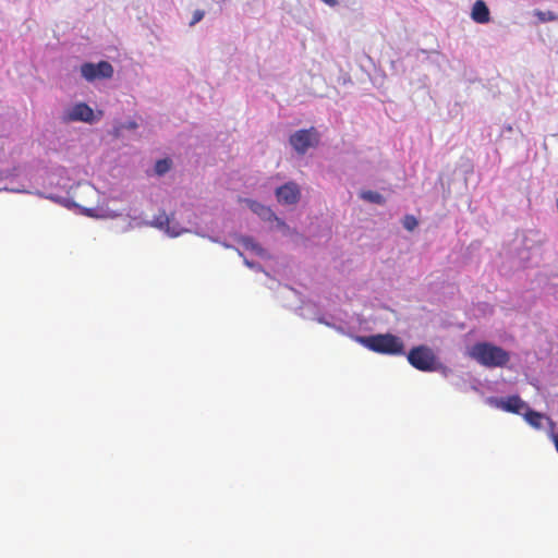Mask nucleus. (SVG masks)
Listing matches in <instances>:
<instances>
[{
    "label": "nucleus",
    "mask_w": 558,
    "mask_h": 558,
    "mask_svg": "<svg viewBox=\"0 0 558 558\" xmlns=\"http://www.w3.org/2000/svg\"><path fill=\"white\" fill-rule=\"evenodd\" d=\"M247 205L252 213L263 221L272 222V219H277V214L269 206L253 199H247Z\"/></svg>",
    "instance_id": "nucleus-12"
},
{
    "label": "nucleus",
    "mask_w": 558,
    "mask_h": 558,
    "mask_svg": "<svg viewBox=\"0 0 558 558\" xmlns=\"http://www.w3.org/2000/svg\"><path fill=\"white\" fill-rule=\"evenodd\" d=\"M279 295L283 300L293 299L296 303H300V305L294 308L299 316L305 319L318 322L319 315H322L319 307L314 303L305 304L302 299V294L298 290L286 286L280 290Z\"/></svg>",
    "instance_id": "nucleus-6"
},
{
    "label": "nucleus",
    "mask_w": 558,
    "mask_h": 558,
    "mask_svg": "<svg viewBox=\"0 0 558 558\" xmlns=\"http://www.w3.org/2000/svg\"><path fill=\"white\" fill-rule=\"evenodd\" d=\"M173 167V161L170 157L159 158L154 163V173L158 178L165 177Z\"/></svg>",
    "instance_id": "nucleus-15"
},
{
    "label": "nucleus",
    "mask_w": 558,
    "mask_h": 558,
    "mask_svg": "<svg viewBox=\"0 0 558 558\" xmlns=\"http://www.w3.org/2000/svg\"><path fill=\"white\" fill-rule=\"evenodd\" d=\"M520 415H522L524 421L535 429H544L545 423L549 426L550 430L555 428V423L550 420V417L534 410L529 404L527 408H524Z\"/></svg>",
    "instance_id": "nucleus-10"
},
{
    "label": "nucleus",
    "mask_w": 558,
    "mask_h": 558,
    "mask_svg": "<svg viewBox=\"0 0 558 558\" xmlns=\"http://www.w3.org/2000/svg\"><path fill=\"white\" fill-rule=\"evenodd\" d=\"M205 16V11L204 10H195L192 14V19L189 23V25L192 27V26H195L197 23H199Z\"/></svg>",
    "instance_id": "nucleus-25"
},
{
    "label": "nucleus",
    "mask_w": 558,
    "mask_h": 558,
    "mask_svg": "<svg viewBox=\"0 0 558 558\" xmlns=\"http://www.w3.org/2000/svg\"><path fill=\"white\" fill-rule=\"evenodd\" d=\"M330 328L336 330L340 335L350 337L353 340H354V337L356 336L353 333L352 328L347 323H344L343 320H341L339 318L337 319L336 323H333V325H330Z\"/></svg>",
    "instance_id": "nucleus-16"
},
{
    "label": "nucleus",
    "mask_w": 558,
    "mask_h": 558,
    "mask_svg": "<svg viewBox=\"0 0 558 558\" xmlns=\"http://www.w3.org/2000/svg\"><path fill=\"white\" fill-rule=\"evenodd\" d=\"M45 197H46L47 199L52 201V202H53V203H56V204H59V205H61V203L63 202V196H61V195H57V194H52V193H51V194L46 195Z\"/></svg>",
    "instance_id": "nucleus-27"
},
{
    "label": "nucleus",
    "mask_w": 558,
    "mask_h": 558,
    "mask_svg": "<svg viewBox=\"0 0 558 558\" xmlns=\"http://www.w3.org/2000/svg\"><path fill=\"white\" fill-rule=\"evenodd\" d=\"M359 197L369 204L384 206L386 204V197L377 191L363 190L360 192Z\"/></svg>",
    "instance_id": "nucleus-14"
},
{
    "label": "nucleus",
    "mask_w": 558,
    "mask_h": 558,
    "mask_svg": "<svg viewBox=\"0 0 558 558\" xmlns=\"http://www.w3.org/2000/svg\"><path fill=\"white\" fill-rule=\"evenodd\" d=\"M450 383H451L452 386L459 387V381L451 380Z\"/></svg>",
    "instance_id": "nucleus-32"
},
{
    "label": "nucleus",
    "mask_w": 558,
    "mask_h": 558,
    "mask_svg": "<svg viewBox=\"0 0 558 558\" xmlns=\"http://www.w3.org/2000/svg\"><path fill=\"white\" fill-rule=\"evenodd\" d=\"M551 286L558 287V274L550 277Z\"/></svg>",
    "instance_id": "nucleus-29"
},
{
    "label": "nucleus",
    "mask_w": 558,
    "mask_h": 558,
    "mask_svg": "<svg viewBox=\"0 0 558 558\" xmlns=\"http://www.w3.org/2000/svg\"><path fill=\"white\" fill-rule=\"evenodd\" d=\"M275 196L279 204L291 206L299 203L301 190L294 181H288L275 189Z\"/></svg>",
    "instance_id": "nucleus-9"
},
{
    "label": "nucleus",
    "mask_w": 558,
    "mask_h": 558,
    "mask_svg": "<svg viewBox=\"0 0 558 558\" xmlns=\"http://www.w3.org/2000/svg\"><path fill=\"white\" fill-rule=\"evenodd\" d=\"M102 112H95L85 101H77L64 111L63 119L66 122H83L86 124H96L100 121Z\"/></svg>",
    "instance_id": "nucleus-5"
},
{
    "label": "nucleus",
    "mask_w": 558,
    "mask_h": 558,
    "mask_svg": "<svg viewBox=\"0 0 558 558\" xmlns=\"http://www.w3.org/2000/svg\"><path fill=\"white\" fill-rule=\"evenodd\" d=\"M535 16L542 23L553 22L558 20V14L550 10H535Z\"/></svg>",
    "instance_id": "nucleus-17"
},
{
    "label": "nucleus",
    "mask_w": 558,
    "mask_h": 558,
    "mask_svg": "<svg viewBox=\"0 0 558 558\" xmlns=\"http://www.w3.org/2000/svg\"><path fill=\"white\" fill-rule=\"evenodd\" d=\"M354 341L375 353L400 356L405 354L403 340L391 332L355 336Z\"/></svg>",
    "instance_id": "nucleus-2"
},
{
    "label": "nucleus",
    "mask_w": 558,
    "mask_h": 558,
    "mask_svg": "<svg viewBox=\"0 0 558 558\" xmlns=\"http://www.w3.org/2000/svg\"><path fill=\"white\" fill-rule=\"evenodd\" d=\"M221 243H222V245H223L225 247H227V248H232V247H233L232 245H230V244H228V243H226V242H221Z\"/></svg>",
    "instance_id": "nucleus-31"
},
{
    "label": "nucleus",
    "mask_w": 558,
    "mask_h": 558,
    "mask_svg": "<svg viewBox=\"0 0 558 558\" xmlns=\"http://www.w3.org/2000/svg\"><path fill=\"white\" fill-rule=\"evenodd\" d=\"M2 191V189H0V192Z\"/></svg>",
    "instance_id": "nucleus-33"
},
{
    "label": "nucleus",
    "mask_w": 558,
    "mask_h": 558,
    "mask_svg": "<svg viewBox=\"0 0 558 558\" xmlns=\"http://www.w3.org/2000/svg\"><path fill=\"white\" fill-rule=\"evenodd\" d=\"M236 252H238V254H239L241 257H243V262H244V264H245L248 268H251V269H253V270H255V271H262V270H263V267H262V265H260L259 263H257V262H254V260H252V259L246 258L240 250H236Z\"/></svg>",
    "instance_id": "nucleus-23"
},
{
    "label": "nucleus",
    "mask_w": 558,
    "mask_h": 558,
    "mask_svg": "<svg viewBox=\"0 0 558 558\" xmlns=\"http://www.w3.org/2000/svg\"><path fill=\"white\" fill-rule=\"evenodd\" d=\"M470 16L477 24H487L490 22V10L484 0H476L472 8Z\"/></svg>",
    "instance_id": "nucleus-11"
},
{
    "label": "nucleus",
    "mask_w": 558,
    "mask_h": 558,
    "mask_svg": "<svg viewBox=\"0 0 558 558\" xmlns=\"http://www.w3.org/2000/svg\"><path fill=\"white\" fill-rule=\"evenodd\" d=\"M470 359L486 368H502L510 362V352L490 341H477L468 348Z\"/></svg>",
    "instance_id": "nucleus-1"
},
{
    "label": "nucleus",
    "mask_w": 558,
    "mask_h": 558,
    "mask_svg": "<svg viewBox=\"0 0 558 558\" xmlns=\"http://www.w3.org/2000/svg\"><path fill=\"white\" fill-rule=\"evenodd\" d=\"M170 238H177L181 235L185 229L182 228L180 225H171L170 222L167 225L166 229L163 230Z\"/></svg>",
    "instance_id": "nucleus-20"
},
{
    "label": "nucleus",
    "mask_w": 558,
    "mask_h": 558,
    "mask_svg": "<svg viewBox=\"0 0 558 558\" xmlns=\"http://www.w3.org/2000/svg\"><path fill=\"white\" fill-rule=\"evenodd\" d=\"M169 221H170L169 217L166 214H162V215L155 217L154 220L151 221L150 226H153L157 229H160V230H165L167 225L169 223Z\"/></svg>",
    "instance_id": "nucleus-21"
},
{
    "label": "nucleus",
    "mask_w": 558,
    "mask_h": 558,
    "mask_svg": "<svg viewBox=\"0 0 558 558\" xmlns=\"http://www.w3.org/2000/svg\"><path fill=\"white\" fill-rule=\"evenodd\" d=\"M137 126L138 125H137L136 121H134V120H130V121L125 122V124H124V128L128 130H136Z\"/></svg>",
    "instance_id": "nucleus-28"
},
{
    "label": "nucleus",
    "mask_w": 558,
    "mask_h": 558,
    "mask_svg": "<svg viewBox=\"0 0 558 558\" xmlns=\"http://www.w3.org/2000/svg\"><path fill=\"white\" fill-rule=\"evenodd\" d=\"M61 205L68 209H72L74 207H78V205L70 197L63 196V202Z\"/></svg>",
    "instance_id": "nucleus-26"
},
{
    "label": "nucleus",
    "mask_w": 558,
    "mask_h": 558,
    "mask_svg": "<svg viewBox=\"0 0 558 558\" xmlns=\"http://www.w3.org/2000/svg\"><path fill=\"white\" fill-rule=\"evenodd\" d=\"M322 135L319 131L311 126L308 129H300L289 136V144L299 155H304L308 149L315 148L320 143Z\"/></svg>",
    "instance_id": "nucleus-4"
},
{
    "label": "nucleus",
    "mask_w": 558,
    "mask_h": 558,
    "mask_svg": "<svg viewBox=\"0 0 558 558\" xmlns=\"http://www.w3.org/2000/svg\"><path fill=\"white\" fill-rule=\"evenodd\" d=\"M434 372L439 373L444 378H449L453 373L452 368L445 365L439 359L434 365L433 373Z\"/></svg>",
    "instance_id": "nucleus-19"
},
{
    "label": "nucleus",
    "mask_w": 558,
    "mask_h": 558,
    "mask_svg": "<svg viewBox=\"0 0 558 558\" xmlns=\"http://www.w3.org/2000/svg\"><path fill=\"white\" fill-rule=\"evenodd\" d=\"M484 402L490 408L518 415L522 413L524 408H527V402L522 400L519 395H511L507 397L489 396L485 398Z\"/></svg>",
    "instance_id": "nucleus-8"
},
{
    "label": "nucleus",
    "mask_w": 558,
    "mask_h": 558,
    "mask_svg": "<svg viewBox=\"0 0 558 558\" xmlns=\"http://www.w3.org/2000/svg\"><path fill=\"white\" fill-rule=\"evenodd\" d=\"M81 76L93 83L98 80H108L113 76L114 70L109 61L100 60L98 62L86 61L80 66Z\"/></svg>",
    "instance_id": "nucleus-7"
},
{
    "label": "nucleus",
    "mask_w": 558,
    "mask_h": 558,
    "mask_svg": "<svg viewBox=\"0 0 558 558\" xmlns=\"http://www.w3.org/2000/svg\"><path fill=\"white\" fill-rule=\"evenodd\" d=\"M404 355L413 368L423 373H433L434 365L438 360L433 349L426 344L413 345L408 352L405 351Z\"/></svg>",
    "instance_id": "nucleus-3"
},
{
    "label": "nucleus",
    "mask_w": 558,
    "mask_h": 558,
    "mask_svg": "<svg viewBox=\"0 0 558 558\" xmlns=\"http://www.w3.org/2000/svg\"><path fill=\"white\" fill-rule=\"evenodd\" d=\"M238 242L246 250L250 251L253 255L258 256L260 258H267L268 252L258 242H256L252 236L241 235L238 239Z\"/></svg>",
    "instance_id": "nucleus-13"
},
{
    "label": "nucleus",
    "mask_w": 558,
    "mask_h": 558,
    "mask_svg": "<svg viewBox=\"0 0 558 558\" xmlns=\"http://www.w3.org/2000/svg\"><path fill=\"white\" fill-rule=\"evenodd\" d=\"M3 190H4V191L15 192V193H21V192H23L22 190H13V189H12V190H9V189H7V187H5V189H3Z\"/></svg>",
    "instance_id": "nucleus-30"
},
{
    "label": "nucleus",
    "mask_w": 558,
    "mask_h": 558,
    "mask_svg": "<svg viewBox=\"0 0 558 558\" xmlns=\"http://www.w3.org/2000/svg\"><path fill=\"white\" fill-rule=\"evenodd\" d=\"M337 319L338 318L335 315L322 313V315H319L317 323L330 328V325H333V323H336Z\"/></svg>",
    "instance_id": "nucleus-24"
},
{
    "label": "nucleus",
    "mask_w": 558,
    "mask_h": 558,
    "mask_svg": "<svg viewBox=\"0 0 558 558\" xmlns=\"http://www.w3.org/2000/svg\"><path fill=\"white\" fill-rule=\"evenodd\" d=\"M272 222H275V223H276V227H275V228H276L278 231H280L283 235H286V236H287V235H290V233H291V228H290V226H289V225H287V222H286L282 218H280V217H278V216H277V219H272Z\"/></svg>",
    "instance_id": "nucleus-22"
},
{
    "label": "nucleus",
    "mask_w": 558,
    "mask_h": 558,
    "mask_svg": "<svg viewBox=\"0 0 558 558\" xmlns=\"http://www.w3.org/2000/svg\"><path fill=\"white\" fill-rule=\"evenodd\" d=\"M402 226L405 230L412 232L417 228L418 220L414 215L408 214L402 219Z\"/></svg>",
    "instance_id": "nucleus-18"
}]
</instances>
